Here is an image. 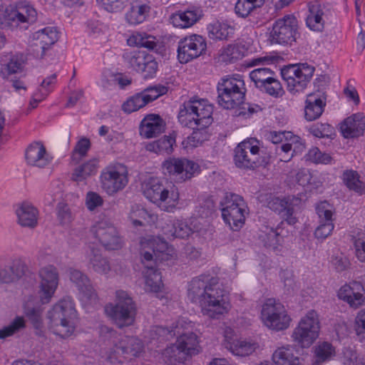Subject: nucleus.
I'll use <instances>...</instances> for the list:
<instances>
[{
  "mask_svg": "<svg viewBox=\"0 0 365 365\" xmlns=\"http://www.w3.org/2000/svg\"><path fill=\"white\" fill-rule=\"evenodd\" d=\"M224 346L234 355L246 356L252 354L258 346L256 343L239 339L227 334L225 336Z\"/></svg>",
  "mask_w": 365,
  "mask_h": 365,
  "instance_id": "29",
  "label": "nucleus"
},
{
  "mask_svg": "<svg viewBox=\"0 0 365 365\" xmlns=\"http://www.w3.org/2000/svg\"><path fill=\"white\" fill-rule=\"evenodd\" d=\"M193 103L195 107L197 108V110L195 109V110L197 113L196 119L198 127L207 128L212 122V106L204 100H196L193 98Z\"/></svg>",
  "mask_w": 365,
  "mask_h": 365,
  "instance_id": "36",
  "label": "nucleus"
},
{
  "mask_svg": "<svg viewBox=\"0 0 365 365\" xmlns=\"http://www.w3.org/2000/svg\"><path fill=\"white\" fill-rule=\"evenodd\" d=\"M222 216L226 224L233 231H238L245 224L248 207L243 197L239 195L227 192L221 202Z\"/></svg>",
  "mask_w": 365,
  "mask_h": 365,
  "instance_id": "8",
  "label": "nucleus"
},
{
  "mask_svg": "<svg viewBox=\"0 0 365 365\" xmlns=\"http://www.w3.org/2000/svg\"><path fill=\"white\" fill-rule=\"evenodd\" d=\"M305 103V118L312 121L322 115L326 106V97L320 92L312 93L307 96Z\"/></svg>",
  "mask_w": 365,
  "mask_h": 365,
  "instance_id": "28",
  "label": "nucleus"
},
{
  "mask_svg": "<svg viewBox=\"0 0 365 365\" xmlns=\"http://www.w3.org/2000/svg\"><path fill=\"white\" fill-rule=\"evenodd\" d=\"M165 123L159 115L150 114L144 118L140 125V133L145 138H154L165 130Z\"/></svg>",
  "mask_w": 365,
  "mask_h": 365,
  "instance_id": "30",
  "label": "nucleus"
},
{
  "mask_svg": "<svg viewBox=\"0 0 365 365\" xmlns=\"http://www.w3.org/2000/svg\"><path fill=\"white\" fill-rule=\"evenodd\" d=\"M91 232L98 242L108 250H118L123 245V239L114 225L109 220L96 222Z\"/></svg>",
  "mask_w": 365,
  "mask_h": 365,
  "instance_id": "14",
  "label": "nucleus"
},
{
  "mask_svg": "<svg viewBox=\"0 0 365 365\" xmlns=\"http://www.w3.org/2000/svg\"><path fill=\"white\" fill-rule=\"evenodd\" d=\"M100 1L108 12L116 13L121 11L127 5L128 0H97Z\"/></svg>",
  "mask_w": 365,
  "mask_h": 365,
  "instance_id": "61",
  "label": "nucleus"
},
{
  "mask_svg": "<svg viewBox=\"0 0 365 365\" xmlns=\"http://www.w3.org/2000/svg\"><path fill=\"white\" fill-rule=\"evenodd\" d=\"M154 245V242H150V247H153L152 252H150L149 251H143L141 252V260L147 269L154 267L153 265L155 264V259L158 257V253L163 252L164 250L167 248V244L164 242H161L159 249L153 247Z\"/></svg>",
  "mask_w": 365,
  "mask_h": 365,
  "instance_id": "51",
  "label": "nucleus"
},
{
  "mask_svg": "<svg viewBox=\"0 0 365 365\" xmlns=\"http://www.w3.org/2000/svg\"><path fill=\"white\" fill-rule=\"evenodd\" d=\"M86 257L88 262V267L91 268L95 272L106 275L111 268L108 259L103 256L100 250L90 247L86 252Z\"/></svg>",
  "mask_w": 365,
  "mask_h": 365,
  "instance_id": "32",
  "label": "nucleus"
},
{
  "mask_svg": "<svg viewBox=\"0 0 365 365\" xmlns=\"http://www.w3.org/2000/svg\"><path fill=\"white\" fill-rule=\"evenodd\" d=\"M143 191L146 198L168 212L174 211L179 201V193L173 187L170 190L157 178H150L145 181Z\"/></svg>",
  "mask_w": 365,
  "mask_h": 365,
  "instance_id": "6",
  "label": "nucleus"
},
{
  "mask_svg": "<svg viewBox=\"0 0 365 365\" xmlns=\"http://www.w3.org/2000/svg\"><path fill=\"white\" fill-rule=\"evenodd\" d=\"M164 360L170 365H177L184 363L190 356L177 342L165 349L163 353Z\"/></svg>",
  "mask_w": 365,
  "mask_h": 365,
  "instance_id": "41",
  "label": "nucleus"
},
{
  "mask_svg": "<svg viewBox=\"0 0 365 365\" xmlns=\"http://www.w3.org/2000/svg\"><path fill=\"white\" fill-rule=\"evenodd\" d=\"M187 297L199 304L203 315L212 319H218L230 309L226 292L215 277L202 275L194 278L189 284Z\"/></svg>",
  "mask_w": 365,
  "mask_h": 365,
  "instance_id": "1",
  "label": "nucleus"
},
{
  "mask_svg": "<svg viewBox=\"0 0 365 365\" xmlns=\"http://www.w3.org/2000/svg\"><path fill=\"white\" fill-rule=\"evenodd\" d=\"M298 22L293 15H286L277 19L270 32L272 43L290 44L296 41Z\"/></svg>",
  "mask_w": 365,
  "mask_h": 365,
  "instance_id": "16",
  "label": "nucleus"
},
{
  "mask_svg": "<svg viewBox=\"0 0 365 365\" xmlns=\"http://www.w3.org/2000/svg\"><path fill=\"white\" fill-rule=\"evenodd\" d=\"M335 354L334 348L328 342L319 344L316 349V355L319 361H325L330 359Z\"/></svg>",
  "mask_w": 365,
  "mask_h": 365,
  "instance_id": "62",
  "label": "nucleus"
},
{
  "mask_svg": "<svg viewBox=\"0 0 365 365\" xmlns=\"http://www.w3.org/2000/svg\"><path fill=\"white\" fill-rule=\"evenodd\" d=\"M354 331L361 339H365V309L360 310L354 319Z\"/></svg>",
  "mask_w": 365,
  "mask_h": 365,
  "instance_id": "64",
  "label": "nucleus"
},
{
  "mask_svg": "<svg viewBox=\"0 0 365 365\" xmlns=\"http://www.w3.org/2000/svg\"><path fill=\"white\" fill-rule=\"evenodd\" d=\"M199 166L195 162L186 158H169L162 164V169L177 182L191 179Z\"/></svg>",
  "mask_w": 365,
  "mask_h": 365,
  "instance_id": "15",
  "label": "nucleus"
},
{
  "mask_svg": "<svg viewBox=\"0 0 365 365\" xmlns=\"http://www.w3.org/2000/svg\"><path fill=\"white\" fill-rule=\"evenodd\" d=\"M149 11L150 7L148 6L141 4L138 1L133 2L125 14L126 21L131 25L140 24L145 21Z\"/></svg>",
  "mask_w": 365,
  "mask_h": 365,
  "instance_id": "38",
  "label": "nucleus"
},
{
  "mask_svg": "<svg viewBox=\"0 0 365 365\" xmlns=\"http://www.w3.org/2000/svg\"><path fill=\"white\" fill-rule=\"evenodd\" d=\"M209 138L210 134L207 128L195 126L192 134L182 142V144L185 148H196L207 140Z\"/></svg>",
  "mask_w": 365,
  "mask_h": 365,
  "instance_id": "43",
  "label": "nucleus"
},
{
  "mask_svg": "<svg viewBox=\"0 0 365 365\" xmlns=\"http://www.w3.org/2000/svg\"><path fill=\"white\" fill-rule=\"evenodd\" d=\"M258 6H259L250 0H237L235 4V11L238 16L246 18Z\"/></svg>",
  "mask_w": 365,
  "mask_h": 365,
  "instance_id": "54",
  "label": "nucleus"
},
{
  "mask_svg": "<svg viewBox=\"0 0 365 365\" xmlns=\"http://www.w3.org/2000/svg\"><path fill=\"white\" fill-rule=\"evenodd\" d=\"M148 103L142 92L135 94L128 99L123 105L122 109L124 112L130 113L144 107Z\"/></svg>",
  "mask_w": 365,
  "mask_h": 365,
  "instance_id": "52",
  "label": "nucleus"
},
{
  "mask_svg": "<svg viewBox=\"0 0 365 365\" xmlns=\"http://www.w3.org/2000/svg\"><path fill=\"white\" fill-rule=\"evenodd\" d=\"M105 312L118 327L122 329L134 324L137 306L128 292L117 290L115 303L107 304Z\"/></svg>",
  "mask_w": 365,
  "mask_h": 365,
  "instance_id": "4",
  "label": "nucleus"
},
{
  "mask_svg": "<svg viewBox=\"0 0 365 365\" xmlns=\"http://www.w3.org/2000/svg\"><path fill=\"white\" fill-rule=\"evenodd\" d=\"M26 321L23 317H15L11 323L0 329V339H6L25 329Z\"/></svg>",
  "mask_w": 365,
  "mask_h": 365,
  "instance_id": "50",
  "label": "nucleus"
},
{
  "mask_svg": "<svg viewBox=\"0 0 365 365\" xmlns=\"http://www.w3.org/2000/svg\"><path fill=\"white\" fill-rule=\"evenodd\" d=\"M342 181L350 190L361 195L365 192V183L361 180V176L357 171L346 170L341 176Z\"/></svg>",
  "mask_w": 365,
  "mask_h": 365,
  "instance_id": "37",
  "label": "nucleus"
},
{
  "mask_svg": "<svg viewBox=\"0 0 365 365\" xmlns=\"http://www.w3.org/2000/svg\"><path fill=\"white\" fill-rule=\"evenodd\" d=\"M338 297L351 308L357 309L365 301V290L361 283L353 282L342 286L338 291Z\"/></svg>",
  "mask_w": 365,
  "mask_h": 365,
  "instance_id": "21",
  "label": "nucleus"
},
{
  "mask_svg": "<svg viewBox=\"0 0 365 365\" xmlns=\"http://www.w3.org/2000/svg\"><path fill=\"white\" fill-rule=\"evenodd\" d=\"M36 17V9L27 1H19L16 5L6 8L0 4V29H13L21 24H32Z\"/></svg>",
  "mask_w": 365,
  "mask_h": 365,
  "instance_id": "7",
  "label": "nucleus"
},
{
  "mask_svg": "<svg viewBox=\"0 0 365 365\" xmlns=\"http://www.w3.org/2000/svg\"><path fill=\"white\" fill-rule=\"evenodd\" d=\"M57 217L61 225L70 224L73 220V215L68 204L58 202L56 206Z\"/></svg>",
  "mask_w": 365,
  "mask_h": 365,
  "instance_id": "55",
  "label": "nucleus"
},
{
  "mask_svg": "<svg viewBox=\"0 0 365 365\" xmlns=\"http://www.w3.org/2000/svg\"><path fill=\"white\" fill-rule=\"evenodd\" d=\"M17 224L24 228L34 229L38 225V211L31 203L23 202L15 210Z\"/></svg>",
  "mask_w": 365,
  "mask_h": 365,
  "instance_id": "22",
  "label": "nucleus"
},
{
  "mask_svg": "<svg viewBox=\"0 0 365 365\" xmlns=\"http://www.w3.org/2000/svg\"><path fill=\"white\" fill-rule=\"evenodd\" d=\"M305 148L304 144L297 135L290 138L289 141L278 145L275 148L276 155L282 162H289L295 153L302 152Z\"/></svg>",
  "mask_w": 365,
  "mask_h": 365,
  "instance_id": "31",
  "label": "nucleus"
},
{
  "mask_svg": "<svg viewBox=\"0 0 365 365\" xmlns=\"http://www.w3.org/2000/svg\"><path fill=\"white\" fill-rule=\"evenodd\" d=\"M307 158L315 163L327 164L330 163L331 156L325 153H322L317 147L311 148L307 154Z\"/></svg>",
  "mask_w": 365,
  "mask_h": 365,
  "instance_id": "59",
  "label": "nucleus"
},
{
  "mask_svg": "<svg viewBox=\"0 0 365 365\" xmlns=\"http://www.w3.org/2000/svg\"><path fill=\"white\" fill-rule=\"evenodd\" d=\"M25 158L27 163L34 167L44 168L51 162L46 148L40 142L30 144L26 150Z\"/></svg>",
  "mask_w": 365,
  "mask_h": 365,
  "instance_id": "25",
  "label": "nucleus"
},
{
  "mask_svg": "<svg viewBox=\"0 0 365 365\" xmlns=\"http://www.w3.org/2000/svg\"><path fill=\"white\" fill-rule=\"evenodd\" d=\"M148 53L144 51L133 50L127 51L123 53V58L125 63L137 72L142 70L145 64V58Z\"/></svg>",
  "mask_w": 365,
  "mask_h": 365,
  "instance_id": "42",
  "label": "nucleus"
},
{
  "mask_svg": "<svg viewBox=\"0 0 365 365\" xmlns=\"http://www.w3.org/2000/svg\"><path fill=\"white\" fill-rule=\"evenodd\" d=\"M340 130L346 138L363 135L365 132V115L358 113L346 118L341 123Z\"/></svg>",
  "mask_w": 365,
  "mask_h": 365,
  "instance_id": "23",
  "label": "nucleus"
},
{
  "mask_svg": "<svg viewBox=\"0 0 365 365\" xmlns=\"http://www.w3.org/2000/svg\"><path fill=\"white\" fill-rule=\"evenodd\" d=\"M234 162L241 169L254 170L263 165L260 155L259 141L255 138L245 140L235 149Z\"/></svg>",
  "mask_w": 365,
  "mask_h": 365,
  "instance_id": "10",
  "label": "nucleus"
},
{
  "mask_svg": "<svg viewBox=\"0 0 365 365\" xmlns=\"http://www.w3.org/2000/svg\"><path fill=\"white\" fill-rule=\"evenodd\" d=\"M246 88L240 77H228L217 85V101L225 109H232L243 103Z\"/></svg>",
  "mask_w": 365,
  "mask_h": 365,
  "instance_id": "9",
  "label": "nucleus"
},
{
  "mask_svg": "<svg viewBox=\"0 0 365 365\" xmlns=\"http://www.w3.org/2000/svg\"><path fill=\"white\" fill-rule=\"evenodd\" d=\"M128 43L129 45H135L138 47H143L149 50H153L157 46L154 36L140 33L133 34L128 38Z\"/></svg>",
  "mask_w": 365,
  "mask_h": 365,
  "instance_id": "48",
  "label": "nucleus"
},
{
  "mask_svg": "<svg viewBox=\"0 0 365 365\" xmlns=\"http://www.w3.org/2000/svg\"><path fill=\"white\" fill-rule=\"evenodd\" d=\"M319 316L314 310H310L300 319L292 338L301 347H309L319 336Z\"/></svg>",
  "mask_w": 365,
  "mask_h": 365,
  "instance_id": "11",
  "label": "nucleus"
},
{
  "mask_svg": "<svg viewBox=\"0 0 365 365\" xmlns=\"http://www.w3.org/2000/svg\"><path fill=\"white\" fill-rule=\"evenodd\" d=\"M74 304L70 298L63 299L48 312L49 329L63 339L71 336L75 330L72 319L76 317Z\"/></svg>",
  "mask_w": 365,
  "mask_h": 365,
  "instance_id": "3",
  "label": "nucleus"
},
{
  "mask_svg": "<svg viewBox=\"0 0 365 365\" xmlns=\"http://www.w3.org/2000/svg\"><path fill=\"white\" fill-rule=\"evenodd\" d=\"M301 203V198L295 195L283 197L272 196L267 200V207L275 212L282 213L283 219L289 225H294L297 222L294 212Z\"/></svg>",
  "mask_w": 365,
  "mask_h": 365,
  "instance_id": "18",
  "label": "nucleus"
},
{
  "mask_svg": "<svg viewBox=\"0 0 365 365\" xmlns=\"http://www.w3.org/2000/svg\"><path fill=\"white\" fill-rule=\"evenodd\" d=\"M194 324L185 319L177 320L170 328L156 327L155 331L160 336L169 339L178 336L176 341L178 346L190 356L200 351L197 335L193 331Z\"/></svg>",
  "mask_w": 365,
  "mask_h": 365,
  "instance_id": "2",
  "label": "nucleus"
},
{
  "mask_svg": "<svg viewBox=\"0 0 365 365\" xmlns=\"http://www.w3.org/2000/svg\"><path fill=\"white\" fill-rule=\"evenodd\" d=\"M34 37L48 49L58 38V33L53 27H47L35 32Z\"/></svg>",
  "mask_w": 365,
  "mask_h": 365,
  "instance_id": "47",
  "label": "nucleus"
},
{
  "mask_svg": "<svg viewBox=\"0 0 365 365\" xmlns=\"http://www.w3.org/2000/svg\"><path fill=\"white\" fill-rule=\"evenodd\" d=\"M324 11L321 4L317 1L309 4V14L306 19L307 26L313 31H320L324 29Z\"/></svg>",
  "mask_w": 365,
  "mask_h": 365,
  "instance_id": "34",
  "label": "nucleus"
},
{
  "mask_svg": "<svg viewBox=\"0 0 365 365\" xmlns=\"http://www.w3.org/2000/svg\"><path fill=\"white\" fill-rule=\"evenodd\" d=\"M164 235L169 240L188 237L192 230L185 222L176 219H167L161 225Z\"/></svg>",
  "mask_w": 365,
  "mask_h": 365,
  "instance_id": "27",
  "label": "nucleus"
},
{
  "mask_svg": "<svg viewBox=\"0 0 365 365\" xmlns=\"http://www.w3.org/2000/svg\"><path fill=\"white\" fill-rule=\"evenodd\" d=\"M167 92L168 88L162 85L150 86L142 91L148 103L157 99Z\"/></svg>",
  "mask_w": 365,
  "mask_h": 365,
  "instance_id": "60",
  "label": "nucleus"
},
{
  "mask_svg": "<svg viewBox=\"0 0 365 365\" xmlns=\"http://www.w3.org/2000/svg\"><path fill=\"white\" fill-rule=\"evenodd\" d=\"M316 212L319 218V222H332V206L327 202H321L316 207Z\"/></svg>",
  "mask_w": 365,
  "mask_h": 365,
  "instance_id": "57",
  "label": "nucleus"
},
{
  "mask_svg": "<svg viewBox=\"0 0 365 365\" xmlns=\"http://www.w3.org/2000/svg\"><path fill=\"white\" fill-rule=\"evenodd\" d=\"M101 182L103 190L110 195L122 190L128 182L127 168L118 164L106 168L101 173Z\"/></svg>",
  "mask_w": 365,
  "mask_h": 365,
  "instance_id": "17",
  "label": "nucleus"
},
{
  "mask_svg": "<svg viewBox=\"0 0 365 365\" xmlns=\"http://www.w3.org/2000/svg\"><path fill=\"white\" fill-rule=\"evenodd\" d=\"M314 68L307 64L300 66L289 65L282 69L283 79L287 82L288 91L295 94L302 92L309 83Z\"/></svg>",
  "mask_w": 365,
  "mask_h": 365,
  "instance_id": "13",
  "label": "nucleus"
},
{
  "mask_svg": "<svg viewBox=\"0 0 365 365\" xmlns=\"http://www.w3.org/2000/svg\"><path fill=\"white\" fill-rule=\"evenodd\" d=\"M108 334L113 344V348L108 356L112 364H123L125 359L138 356L143 351V341L136 336L118 334L110 329Z\"/></svg>",
  "mask_w": 365,
  "mask_h": 365,
  "instance_id": "5",
  "label": "nucleus"
},
{
  "mask_svg": "<svg viewBox=\"0 0 365 365\" xmlns=\"http://www.w3.org/2000/svg\"><path fill=\"white\" fill-rule=\"evenodd\" d=\"M207 48L205 39L193 34L182 38L178 42V58L181 63H186L202 55Z\"/></svg>",
  "mask_w": 365,
  "mask_h": 365,
  "instance_id": "19",
  "label": "nucleus"
},
{
  "mask_svg": "<svg viewBox=\"0 0 365 365\" xmlns=\"http://www.w3.org/2000/svg\"><path fill=\"white\" fill-rule=\"evenodd\" d=\"M354 255L356 259L365 263V233L359 234L353 239Z\"/></svg>",
  "mask_w": 365,
  "mask_h": 365,
  "instance_id": "56",
  "label": "nucleus"
},
{
  "mask_svg": "<svg viewBox=\"0 0 365 365\" xmlns=\"http://www.w3.org/2000/svg\"><path fill=\"white\" fill-rule=\"evenodd\" d=\"M261 317L266 327L276 331L286 329L291 321L284 306L272 298L264 303Z\"/></svg>",
  "mask_w": 365,
  "mask_h": 365,
  "instance_id": "12",
  "label": "nucleus"
},
{
  "mask_svg": "<svg viewBox=\"0 0 365 365\" xmlns=\"http://www.w3.org/2000/svg\"><path fill=\"white\" fill-rule=\"evenodd\" d=\"M195 109L197 110L193 103V98L184 102V103L180 106L178 118L182 125L192 129L195 128V126L198 127V123L196 119L197 113Z\"/></svg>",
  "mask_w": 365,
  "mask_h": 365,
  "instance_id": "35",
  "label": "nucleus"
},
{
  "mask_svg": "<svg viewBox=\"0 0 365 365\" xmlns=\"http://www.w3.org/2000/svg\"><path fill=\"white\" fill-rule=\"evenodd\" d=\"M332 127L328 123H316L309 128V132L317 138H325L331 135Z\"/></svg>",
  "mask_w": 365,
  "mask_h": 365,
  "instance_id": "63",
  "label": "nucleus"
},
{
  "mask_svg": "<svg viewBox=\"0 0 365 365\" xmlns=\"http://www.w3.org/2000/svg\"><path fill=\"white\" fill-rule=\"evenodd\" d=\"M274 76V72L269 68L263 67L255 68L250 73L251 80L257 88L262 86Z\"/></svg>",
  "mask_w": 365,
  "mask_h": 365,
  "instance_id": "49",
  "label": "nucleus"
},
{
  "mask_svg": "<svg viewBox=\"0 0 365 365\" xmlns=\"http://www.w3.org/2000/svg\"><path fill=\"white\" fill-rule=\"evenodd\" d=\"M269 95L274 97L282 96L284 91L280 82L273 76L262 86Z\"/></svg>",
  "mask_w": 365,
  "mask_h": 365,
  "instance_id": "58",
  "label": "nucleus"
},
{
  "mask_svg": "<svg viewBox=\"0 0 365 365\" xmlns=\"http://www.w3.org/2000/svg\"><path fill=\"white\" fill-rule=\"evenodd\" d=\"M208 36L213 40H226L232 29L226 24L219 21L207 26Z\"/></svg>",
  "mask_w": 365,
  "mask_h": 365,
  "instance_id": "45",
  "label": "nucleus"
},
{
  "mask_svg": "<svg viewBox=\"0 0 365 365\" xmlns=\"http://www.w3.org/2000/svg\"><path fill=\"white\" fill-rule=\"evenodd\" d=\"M203 16L202 10L199 6H190L184 11H178L170 17L174 26L189 28L197 23Z\"/></svg>",
  "mask_w": 365,
  "mask_h": 365,
  "instance_id": "26",
  "label": "nucleus"
},
{
  "mask_svg": "<svg viewBox=\"0 0 365 365\" xmlns=\"http://www.w3.org/2000/svg\"><path fill=\"white\" fill-rule=\"evenodd\" d=\"M41 278L39 297L42 304L48 303L52 298L58 283L57 269L49 265L39 271Z\"/></svg>",
  "mask_w": 365,
  "mask_h": 365,
  "instance_id": "20",
  "label": "nucleus"
},
{
  "mask_svg": "<svg viewBox=\"0 0 365 365\" xmlns=\"http://www.w3.org/2000/svg\"><path fill=\"white\" fill-rule=\"evenodd\" d=\"M97 172V163L95 160H89L76 168L72 175L73 180L79 182L93 175Z\"/></svg>",
  "mask_w": 365,
  "mask_h": 365,
  "instance_id": "46",
  "label": "nucleus"
},
{
  "mask_svg": "<svg viewBox=\"0 0 365 365\" xmlns=\"http://www.w3.org/2000/svg\"><path fill=\"white\" fill-rule=\"evenodd\" d=\"M25 314L36 330V334L38 336H42V310L39 308H26Z\"/></svg>",
  "mask_w": 365,
  "mask_h": 365,
  "instance_id": "53",
  "label": "nucleus"
},
{
  "mask_svg": "<svg viewBox=\"0 0 365 365\" xmlns=\"http://www.w3.org/2000/svg\"><path fill=\"white\" fill-rule=\"evenodd\" d=\"M175 139L172 136L165 135L163 138L148 143L145 149L157 154H170L173 150Z\"/></svg>",
  "mask_w": 365,
  "mask_h": 365,
  "instance_id": "39",
  "label": "nucleus"
},
{
  "mask_svg": "<svg viewBox=\"0 0 365 365\" xmlns=\"http://www.w3.org/2000/svg\"><path fill=\"white\" fill-rule=\"evenodd\" d=\"M146 289L150 292H158L163 287L160 272L154 267L147 269L145 274Z\"/></svg>",
  "mask_w": 365,
  "mask_h": 365,
  "instance_id": "44",
  "label": "nucleus"
},
{
  "mask_svg": "<svg viewBox=\"0 0 365 365\" xmlns=\"http://www.w3.org/2000/svg\"><path fill=\"white\" fill-rule=\"evenodd\" d=\"M26 270V264L22 259H13L8 265L0 268V283H14L25 274Z\"/></svg>",
  "mask_w": 365,
  "mask_h": 365,
  "instance_id": "24",
  "label": "nucleus"
},
{
  "mask_svg": "<svg viewBox=\"0 0 365 365\" xmlns=\"http://www.w3.org/2000/svg\"><path fill=\"white\" fill-rule=\"evenodd\" d=\"M273 361L276 365H298L299 358L294 355L290 346H282L277 349L272 355Z\"/></svg>",
  "mask_w": 365,
  "mask_h": 365,
  "instance_id": "40",
  "label": "nucleus"
},
{
  "mask_svg": "<svg viewBox=\"0 0 365 365\" xmlns=\"http://www.w3.org/2000/svg\"><path fill=\"white\" fill-rule=\"evenodd\" d=\"M70 279L76 285L79 292L88 299L96 297V292L88 277L77 269L70 271Z\"/></svg>",
  "mask_w": 365,
  "mask_h": 365,
  "instance_id": "33",
  "label": "nucleus"
}]
</instances>
